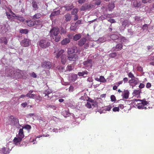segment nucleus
I'll list each match as a JSON object with an SVG mask.
<instances>
[{"label":"nucleus","mask_w":154,"mask_h":154,"mask_svg":"<svg viewBox=\"0 0 154 154\" xmlns=\"http://www.w3.org/2000/svg\"><path fill=\"white\" fill-rule=\"evenodd\" d=\"M133 101L134 102H137L136 106L139 109H146L147 108L145 106L149 104V102L146 101L145 99L143 100L134 99Z\"/></svg>","instance_id":"f257e3e1"},{"label":"nucleus","mask_w":154,"mask_h":154,"mask_svg":"<svg viewBox=\"0 0 154 154\" xmlns=\"http://www.w3.org/2000/svg\"><path fill=\"white\" fill-rule=\"evenodd\" d=\"M38 45L42 48H45L50 46V40L47 38H45L39 41Z\"/></svg>","instance_id":"f03ea898"},{"label":"nucleus","mask_w":154,"mask_h":154,"mask_svg":"<svg viewBox=\"0 0 154 154\" xmlns=\"http://www.w3.org/2000/svg\"><path fill=\"white\" fill-rule=\"evenodd\" d=\"M9 121L11 125L17 126L19 125L18 119L13 116H11L9 117Z\"/></svg>","instance_id":"7ed1b4c3"},{"label":"nucleus","mask_w":154,"mask_h":154,"mask_svg":"<svg viewBox=\"0 0 154 154\" xmlns=\"http://www.w3.org/2000/svg\"><path fill=\"white\" fill-rule=\"evenodd\" d=\"M59 32V29L57 26L53 27L50 31V33L51 37L58 35Z\"/></svg>","instance_id":"20e7f679"},{"label":"nucleus","mask_w":154,"mask_h":154,"mask_svg":"<svg viewBox=\"0 0 154 154\" xmlns=\"http://www.w3.org/2000/svg\"><path fill=\"white\" fill-rule=\"evenodd\" d=\"M79 51L77 47L75 45L72 46L70 48L68 49L67 53L68 55H70L73 53H77Z\"/></svg>","instance_id":"39448f33"},{"label":"nucleus","mask_w":154,"mask_h":154,"mask_svg":"<svg viewBox=\"0 0 154 154\" xmlns=\"http://www.w3.org/2000/svg\"><path fill=\"white\" fill-rule=\"evenodd\" d=\"M94 7V5L91 4H85L81 7L80 8V10L82 11H84L86 10L92 9Z\"/></svg>","instance_id":"423d86ee"},{"label":"nucleus","mask_w":154,"mask_h":154,"mask_svg":"<svg viewBox=\"0 0 154 154\" xmlns=\"http://www.w3.org/2000/svg\"><path fill=\"white\" fill-rule=\"evenodd\" d=\"M74 7L72 3H70L69 4H66L63 7L61 8V9L64 8H65V10L67 11H69L72 10Z\"/></svg>","instance_id":"0eeeda50"},{"label":"nucleus","mask_w":154,"mask_h":154,"mask_svg":"<svg viewBox=\"0 0 154 154\" xmlns=\"http://www.w3.org/2000/svg\"><path fill=\"white\" fill-rule=\"evenodd\" d=\"M54 53H56L57 51H58V53H57L56 54V57L57 58H59L60 56L62 54H63V53L64 52V50L60 49V50H58L57 48H54Z\"/></svg>","instance_id":"6e6552de"},{"label":"nucleus","mask_w":154,"mask_h":154,"mask_svg":"<svg viewBox=\"0 0 154 154\" xmlns=\"http://www.w3.org/2000/svg\"><path fill=\"white\" fill-rule=\"evenodd\" d=\"M83 64L87 67L91 68L92 66V60L91 59L88 60L84 62Z\"/></svg>","instance_id":"1a4fd4ad"},{"label":"nucleus","mask_w":154,"mask_h":154,"mask_svg":"<svg viewBox=\"0 0 154 154\" xmlns=\"http://www.w3.org/2000/svg\"><path fill=\"white\" fill-rule=\"evenodd\" d=\"M42 66L45 68L49 69L51 67V63L48 61L44 62L42 63Z\"/></svg>","instance_id":"9d476101"},{"label":"nucleus","mask_w":154,"mask_h":154,"mask_svg":"<svg viewBox=\"0 0 154 154\" xmlns=\"http://www.w3.org/2000/svg\"><path fill=\"white\" fill-rule=\"evenodd\" d=\"M22 139L17 136V137L14 138L13 140L14 144L16 145H18L20 144Z\"/></svg>","instance_id":"9b49d317"},{"label":"nucleus","mask_w":154,"mask_h":154,"mask_svg":"<svg viewBox=\"0 0 154 154\" xmlns=\"http://www.w3.org/2000/svg\"><path fill=\"white\" fill-rule=\"evenodd\" d=\"M61 37V36L60 35H58V34L51 37L52 41H55L57 42H58L60 41Z\"/></svg>","instance_id":"f8f14e48"},{"label":"nucleus","mask_w":154,"mask_h":154,"mask_svg":"<svg viewBox=\"0 0 154 154\" xmlns=\"http://www.w3.org/2000/svg\"><path fill=\"white\" fill-rule=\"evenodd\" d=\"M78 58L77 55L74 54L68 56L67 59L70 61H75Z\"/></svg>","instance_id":"ddd939ff"},{"label":"nucleus","mask_w":154,"mask_h":154,"mask_svg":"<svg viewBox=\"0 0 154 154\" xmlns=\"http://www.w3.org/2000/svg\"><path fill=\"white\" fill-rule=\"evenodd\" d=\"M32 7L33 8V10L35 11L38 9V6L35 0H32Z\"/></svg>","instance_id":"4468645a"},{"label":"nucleus","mask_w":154,"mask_h":154,"mask_svg":"<svg viewBox=\"0 0 154 154\" xmlns=\"http://www.w3.org/2000/svg\"><path fill=\"white\" fill-rule=\"evenodd\" d=\"M86 41V39L85 38H82L79 41L78 45L79 46H82L85 43Z\"/></svg>","instance_id":"2eb2a0df"},{"label":"nucleus","mask_w":154,"mask_h":154,"mask_svg":"<svg viewBox=\"0 0 154 154\" xmlns=\"http://www.w3.org/2000/svg\"><path fill=\"white\" fill-rule=\"evenodd\" d=\"M33 90L30 91L26 95V97L31 98H34L35 97V94H32V93L33 92Z\"/></svg>","instance_id":"dca6fc26"},{"label":"nucleus","mask_w":154,"mask_h":154,"mask_svg":"<svg viewBox=\"0 0 154 154\" xmlns=\"http://www.w3.org/2000/svg\"><path fill=\"white\" fill-rule=\"evenodd\" d=\"M45 99H50L52 97L51 93L49 91H46L45 92Z\"/></svg>","instance_id":"f3484780"},{"label":"nucleus","mask_w":154,"mask_h":154,"mask_svg":"<svg viewBox=\"0 0 154 154\" xmlns=\"http://www.w3.org/2000/svg\"><path fill=\"white\" fill-rule=\"evenodd\" d=\"M24 136L23 128H21L19 130V133L17 136L23 139Z\"/></svg>","instance_id":"a211bd4d"},{"label":"nucleus","mask_w":154,"mask_h":154,"mask_svg":"<svg viewBox=\"0 0 154 154\" xmlns=\"http://www.w3.org/2000/svg\"><path fill=\"white\" fill-rule=\"evenodd\" d=\"M129 92L128 90H124V93L122 94L123 97L127 99L128 98Z\"/></svg>","instance_id":"6ab92c4d"},{"label":"nucleus","mask_w":154,"mask_h":154,"mask_svg":"<svg viewBox=\"0 0 154 154\" xmlns=\"http://www.w3.org/2000/svg\"><path fill=\"white\" fill-rule=\"evenodd\" d=\"M65 20L66 22L70 21L72 19V16L69 13H67L64 15Z\"/></svg>","instance_id":"aec40b11"},{"label":"nucleus","mask_w":154,"mask_h":154,"mask_svg":"<svg viewBox=\"0 0 154 154\" xmlns=\"http://www.w3.org/2000/svg\"><path fill=\"white\" fill-rule=\"evenodd\" d=\"M131 79H130L129 81V82L130 84L133 83L134 85L137 84L138 81V79L136 78L135 79V78H131Z\"/></svg>","instance_id":"412c9836"},{"label":"nucleus","mask_w":154,"mask_h":154,"mask_svg":"<svg viewBox=\"0 0 154 154\" xmlns=\"http://www.w3.org/2000/svg\"><path fill=\"white\" fill-rule=\"evenodd\" d=\"M29 40L28 39H24L22 41V43L23 44V46L25 47H27L29 45Z\"/></svg>","instance_id":"4be33fe9"},{"label":"nucleus","mask_w":154,"mask_h":154,"mask_svg":"<svg viewBox=\"0 0 154 154\" xmlns=\"http://www.w3.org/2000/svg\"><path fill=\"white\" fill-rule=\"evenodd\" d=\"M70 42V40L69 38H65L61 41V43L62 45H65L69 43Z\"/></svg>","instance_id":"5701e85b"},{"label":"nucleus","mask_w":154,"mask_h":154,"mask_svg":"<svg viewBox=\"0 0 154 154\" xmlns=\"http://www.w3.org/2000/svg\"><path fill=\"white\" fill-rule=\"evenodd\" d=\"M61 62L62 64H65L66 62V57L65 54H62L61 57Z\"/></svg>","instance_id":"b1692460"},{"label":"nucleus","mask_w":154,"mask_h":154,"mask_svg":"<svg viewBox=\"0 0 154 154\" xmlns=\"http://www.w3.org/2000/svg\"><path fill=\"white\" fill-rule=\"evenodd\" d=\"M17 73L18 76L19 77H23L24 76V73L23 71L18 69L17 70Z\"/></svg>","instance_id":"393cba45"},{"label":"nucleus","mask_w":154,"mask_h":154,"mask_svg":"<svg viewBox=\"0 0 154 154\" xmlns=\"http://www.w3.org/2000/svg\"><path fill=\"white\" fill-rule=\"evenodd\" d=\"M141 92V90L140 89L135 90L134 91L133 93H132V94L134 96L137 95L139 96L140 93Z\"/></svg>","instance_id":"a878e982"},{"label":"nucleus","mask_w":154,"mask_h":154,"mask_svg":"<svg viewBox=\"0 0 154 154\" xmlns=\"http://www.w3.org/2000/svg\"><path fill=\"white\" fill-rule=\"evenodd\" d=\"M81 37V35L79 33L75 35L73 37L74 40L76 41L79 39Z\"/></svg>","instance_id":"bb28decb"},{"label":"nucleus","mask_w":154,"mask_h":154,"mask_svg":"<svg viewBox=\"0 0 154 154\" xmlns=\"http://www.w3.org/2000/svg\"><path fill=\"white\" fill-rule=\"evenodd\" d=\"M95 79L96 81L102 82H105L106 81L105 78H95Z\"/></svg>","instance_id":"cd10ccee"},{"label":"nucleus","mask_w":154,"mask_h":154,"mask_svg":"<svg viewBox=\"0 0 154 154\" xmlns=\"http://www.w3.org/2000/svg\"><path fill=\"white\" fill-rule=\"evenodd\" d=\"M26 23L28 26H34V21L30 20H27L26 21Z\"/></svg>","instance_id":"c85d7f7f"},{"label":"nucleus","mask_w":154,"mask_h":154,"mask_svg":"<svg viewBox=\"0 0 154 154\" xmlns=\"http://www.w3.org/2000/svg\"><path fill=\"white\" fill-rule=\"evenodd\" d=\"M110 38L113 40H115L118 39L119 38V37L116 34H112L110 35Z\"/></svg>","instance_id":"c756f323"},{"label":"nucleus","mask_w":154,"mask_h":154,"mask_svg":"<svg viewBox=\"0 0 154 154\" xmlns=\"http://www.w3.org/2000/svg\"><path fill=\"white\" fill-rule=\"evenodd\" d=\"M131 24L130 22H129L127 20H125L122 22V25L125 27L126 26H128Z\"/></svg>","instance_id":"7c9ffc66"},{"label":"nucleus","mask_w":154,"mask_h":154,"mask_svg":"<svg viewBox=\"0 0 154 154\" xmlns=\"http://www.w3.org/2000/svg\"><path fill=\"white\" fill-rule=\"evenodd\" d=\"M42 15L41 14L39 13H38L34 15H33L32 17V19L34 20H35L41 17Z\"/></svg>","instance_id":"2f4dec72"},{"label":"nucleus","mask_w":154,"mask_h":154,"mask_svg":"<svg viewBox=\"0 0 154 154\" xmlns=\"http://www.w3.org/2000/svg\"><path fill=\"white\" fill-rule=\"evenodd\" d=\"M2 151L3 153L7 154L9 153V150L8 148L3 147L2 149Z\"/></svg>","instance_id":"473e14b6"},{"label":"nucleus","mask_w":154,"mask_h":154,"mask_svg":"<svg viewBox=\"0 0 154 154\" xmlns=\"http://www.w3.org/2000/svg\"><path fill=\"white\" fill-rule=\"evenodd\" d=\"M60 13V11L59 10L54 11L51 14V16H54L59 15Z\"/></svg>","instance_id":"72a5a7b5"},{"label":"nucleus","mask_w":154,"mask_h":154,"mask_svg":"<svg viewBox=\"0 0 154 154\" xmlns=\"http://www.w3.org/2000/svg\"><path fill=\"white\" fill-rule=\"evenodd\" d=\"M78 11V9L77 8H75L73 9L71 12L72 15H76Z\"/></svg>","instance_id":"f704fd0d"},{"label":"nucleus","mask_w":154,"mask_h":154,"mask_svg":"<svg viewBox=\"0 0 154 154\" xmlns=\"http://www.w3.org/2000/svg\"><path fill=\"white\" fill-rule=\"evenodd\" d=\"M88 73L87 71H85L82 72H79L78 75L80 76H83L84 75L87 74Z\"/></svg>","instance_id":"c9c22d12"},{"label":"nucleus","mask_w":154,"mask_h":154,"mask_svg":"<svg viewBox=\"0 0 154 154\" xmlns=\"http://www.w3.org/2000/svg\"><path fill=\"white\" fill-rule=\"evenodd\" d=\"M115 5L114 4H110L108 5V10L109 11H112L114 8Z\"/></svg>","instance_id":"e433bc0d"},{"label":"nucleus","mask_w":154,"mask_h":154,"mask_svg":"<svg viewBox=\"0 0 154 154\" xmlns=\"http://www.w3.org/2000/svg\"><path fill=\"white\" fill-rule=\"evenodd\" d=\"M1 43H4L5 45H6L8 43L7 40L5 37L2 38L1 39Z\"/></svg>","instance_id":"4c0bfd02"},{"label":"nucleus","mask_w":154,"mask_h":154,"mask_svg":"<svg viewBox=\"0 0 154 154\" xmlns=\"http://www.w3.org/2000/svg\"><path fill=\"white\" fill-rule=\"evenodd\" d=\"M46 107L47 108H50L51 109H52L54 110H56L57 109V107L55 106L54 105H47L46 106Z\"/></svg>","instance_id":"58836bf2"},{"label":"nucleus","mask_w":154,"mask_h":154,"mask_svg":"<svg viewBox=\"0 0 154 154\" xmlns=\"http://www.w3.org/2000/svg\"><path fill=\"white\" fill-rule=\"evenodd\" d=\"M34 26L35 25H41L42 24V22L39 20H37L34 21Z\"/></svg>","instance_id":"ea45409f"},{"label":"nucleus","mask_w":154,"mask_h":154,"mask_svg":"<svg viewBox=\"0 0 154 154\" xmlns=\"http://www.w3.org/2000/svg\"><path fill=\"white\" fill-rule=\"evenodd\" d=\"M93 2L94 4L98 5L100 4L101 2L100 0H95L93 1Z\"/></svg>","instance_id":"a19ab883"},{"label":"nucleus","mask_w":154,"mask_h":154,"mask_svg":"<svg viewBox=\"0 0 154 154\" xmlns=\"http://www.w3.org/2000/svg\"><path fill=\"white\" fill-rule=\"evenodd\" d=\"M122 48V45L121 44H119L116 45V49H118V50H121Z\"/></svg>","instance_id":"79ce46f5"},{"label":"nucleus","mask_w":154,"mask_h":154,"mask_svg":"<svg viewBox=\"0 0 154 154\" xmlns=\"http://www.w3.org/2000/svg\"><path fill=\"white\" fill-rule=\"evenodd\" d=\"M135 20L138 22H141L142 21V19L139 16H136L135 17Z\"/></svg>","instance_id":"37998d69"},{"label":"nucleus","mask_w":154,"mask_h":154,"mask_svg":"<svg viewBox=\"0 0 154 154\" xmlns=\"http://www.w3.org/2000/svg\"><path fill=\"white\" fill-rule=\"evenodd\" d=\"M64 68L62 66H58L56 67V69H57L58 70H59L60 71H63V69Z\"/></svg>","instance_id":"c03bdc74"},{"label":"nucleus","mask_w":154,"mask_h":154,"mask_svg":"<svg viewBox=\"0 0 154 154\" xmlns=\"http://www.w3.org/2000/svg\"><path fill=\"white\" fill-rule=\"evenodd\" d=\"M31 128V127L30 125H27L24 126L23 127V128H25L28 130H30Z\"/></svg>","instance_id":"a18cd8bd"},{"label":"nucleus","mask_w":154,"mask_h":154,"mask_svg":"<svg viewBox=\"0 0 154 154\" xmlns=\"http://www.w3.org/2000/svg\"><path fill=\"white\" fill-rule=\"evenodd\" d=\"M28 32V30L27 29H22L20 30V32L21 33L26 34Z\"/></svg>","instance_id":"49530a36"},{"label":"nucleus","mask_w":154,"mask_h":154,"mask_svg":"<svg viewBox=\"0 0 154 154\" xmlns=\"http://www.w3.org/2000/svg\"><path fill=\"white\" fill-rule=\"evenodd\" d=\"M66 32V29L63 28V27L61 28L60 33L61 34H65Z\"/></svg>","instance_id":"de8ad7c7"},{"label":"nucleus","mask_w":154,"mask_h":154,"mask_svg":"<svg viewBox=\"0 0 154 154\" xmlns=\"http://www.w3.org/2000/svg\"><path fill=\"white\" fill-rule=\"evenodd\" d=\"M16 19L20 21H24V19L23 17L19 16L18 15L17 18H16Z\"/></svg>","instance_id":"09e8293b"},{"label":"nucleus","mask_w":154,"mask_h":154,"mask_svg":"<svg viewBox=\"0 0 154 154\" xmlns=\"http://www.w3.org/2000/svg\"><path fill=\"white\" fill-rule=\"evenodd\" d=\"M77 29V26L75 25L74 26H71L70 27V29L72 31H74Z\"/></svg>","instance_id":"8fccbe9b"},{"label":"nucleus","mask_w":154,"mask_h":154,"mask_svg":"<svg viewBox=\"0 0 154 154\" xmlns=\"http://www.w3.org/2000/svg\"><path fill=\"white\" fill-rule=\"evenodd\" d=\"M35 100L37 101H41L42 99V97L39 95H38V96H36L35 95Z\"/></svg>","instance_id":"3c124183"},{"label":"nucleus","mask_w":154,"mask_h":154,"mask_svg":"<svg viewBox=\"0 0 154 154\" xmlns=\"http://www.w3.org/2000/svg\"><path fill=\"white\" fill-rule=\"evenodd\" d=\"M112 108V107L110 105H109L105 107V110L106 111H109Z\"/></svg>","instance_id":"603ef678"},{"label":"nucleus","mask_w":154,"mask_h":154,"mask_svg":"<svg viewBox=\"0 0 154 154\" xmlns=\"http://www.w3.org/2000/svg\"><path fill=\"white\" fill-rule=\"evenodd\" d=\"M152 0H142V2L145 4L148 2L151 3L152 2Z\"/></svg>","instance_id":"864d4df0"},{"label":"nucleus","mask_w":154,"mask_h":154,"mask_svg":"<svg viewBox=\"0 0 154 154\" xmlns=\"http://www.w3.org/2000/svg\"><path fill=\"white\" fill-rule=\"evenodd\" d=\"M92 106L94 107H97L98 106V102L95 101L94 103L91 104V106Z\"/></svg>","instance_id":"5fc2aeb1"},{"label":"nucleus","mask_w":154,"mask_h":154,"mask_svg":"<svg viewBox=\"0 0 154 154\" xmlns=\"http://www.w3.org/2000/svg\"><path fill=\"white\" fill-rule=\"evenodd\" d=\"M108 17V16L104 15H103L100 16V18L102 20L106 19Z\"/></svg>","instance_id":"6e6d98bb"},{"label":"nucleus","mask_w":154,"mask_h":154,"mask_svg":"<svg viewBox=\"0 0 154 154\" xmlns=\"http://www.w3.org/2000/svg\"><path fill=\"white\" fill-rule=\"evenodd\" d=\"M128 32L129 33L130 35H132L134 34V32L132 29H128Z\"/></svg>","instance_id":"4d7b16f0"},{"label":"nucleus","mask_w":154,"mask_h":154,"mask_svg":"<svg viewBox=\"0 0 154 154\" xmlns=\"http://www.w3.org/2000/svg\"><path fill=\"white\" fill-rule=\"evenodd\" d=\"M110 98L112 101H115L116 100V98L115 96L114 95H112L111 96Z\"/></svg>","instance_id":"13d9d810"},{"label":"nucleus","mask_w":154,"mask_h":154,"mask_svg":"<svg viewBox=\"0 0 154 154\" xmlns=\"http://www.w3.org/2000/svg\"><path fill=\"white\" fill-rule=\"evenodd\" d=\"M73 67H72L71 66H68L67 67V69L68 70L71 71L73 69Z\"/></svg>","instance_id":"bf43d9fd"},{"label":"nucleus","mask_w":154,"mask_h":154,"mask_svg":"<svg viewBox=\"0 0 154 154\" xmlns=\"http://www.w3.org/2000/svg\"><path fill=\"white\" fill-rule=\"evenodd\" d=\"M116 55H117V54L116 52H113V53H111L110 54V56L112 57H114L116 56Z\"/></svg>","instance_id":"052dcab7"},{"label":"nucleus","mask_w":154,"mask_h":154,"mask_svg":"<svg viewBox=\"0 0 154 154\" xmlns=\"http://www.w3.org/2000/svg\"><path fill=\"white\" fill-rule=\"evenodd\" d=\"M39 121L40 123H42L43 122H45V120L41 117L39 119Z\"/></svg>","instance_id":"680f3d73"},{"label":"nucleus","mask_w":154,"mask_h":154,"mask_svg":"<svg viewBox=\"0 0 154 154\" xmlns=\"http://www.w3.org/2000/svg\"><path fill=\"white\" fill-rule=\"evenodd\" d=\"M119 107H115L112 109V110L114 112L119 111Z\"/></svg>","instance_id":"e2e57ef3"},{"label":"nucleus","mask_w":154,"mask_h":154,"mask_svg":"<svg viewBox=\"0 0 154 154\" xmlns=\"http://www.w3.org/2000/svg\"><path fill=\"white\" fill-rule=\"evenodd\" d=\"M86 106L88 108H91V104L88 102H87L86 104Z\"/></svg>","instance_id":"0e129e2a"},{"label":"nucleus","mask_w":154,"mask_h":154,"mask_svg":"<svg viewBox=\"0 0 154 154\" xmlns=\"http://www.w3.org/2000/svg\"><path fill=\"white\" fill-rule=\"evenodd\" d=\"M108 21L111 23H115L116 21L114 19H113L110 18L108 20Z\"/></svg>","instance_id":"69168bd1"},{"label":"nucleus","mask_w":154,"mask_h":154,"mask_svg":"<svg viewBox=\"0 0 154 154\" xmlns=\"http://www.w3.org/2000/svg\"><path fill=\"white\" fill-rule=\"evenodd\" d=\"M148 27V25L147 24H145L143 26L142 29L143 30L146 29H147Z\"/></svg>","instance_id":"338daca9"},{"label":"nucleus","mask_w":154,"mask_h":154,"mask_svg":"<svg viewBox=\"0 0 154 154\" xmlns=\"http://www.w3.org/2000/svg\"><path fill=\"white\" fill-rule=\"evenodd\" d=\"M81 21L80 20H78L76 23H75V24L76 26H78L79 24H81Z\"/></svg>","instance_id":"774afa93"}]
</instances>
